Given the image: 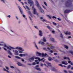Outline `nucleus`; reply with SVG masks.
I'll return each instance as SVG.
<instances>
[{
  "label": "nucleus",
  "mask_w": 73,
  "mask_h": 73,
  "mask_svg": "<svg viewBox=\"0 0 73 73\" xmlns=\"http://www.w3.org/2000/svg\"><path fill=\"white\" fill-rule=\"evenodd\" d=\"M60 36L61 37V38H63V36L62 35V34H60Z\"/></svg>",
  "instance_id": "37998d69"
},
{
  "label": "nucleus",
  "mask_w": 73,
  "mask_h": 73,
  "mask_svg": "<svg viewBox=\"0 0 73 73\" xmlns=\"http://www.w3.org/2000/svg\"><path fill=\"white\" fill-rule=\"evenodd\" d=\"M32 65H36V63H35V62H33L32 63Z\"/></svg>",
  "instance_id": "680f3d73"
},
{
  "label": "nucleus",
  "mask_w": 73,
  "mask_h": 73,
  "mask_svg": "<svg viewBox=\"0 0 73 73\" xmlns=\"http://www.w3.org/2000/svg\"><path fill=\"white\" fill-rule=\"evenodd\" d=\"M69 12H70V10H65L64 12V13H66Z\"/></svg>",
  "instance_id": "dca6fc26"
},
{
  "label": "nucleus",
  "mask_w": 73,
  "mask_h": 73,
  "mask_svg": "<svg viewBox=\"0 0 73 73\" xmlns=\"http://www.w3.org/2000/svg\"><path fill=\"white\" fill-rule=\"evenodd\" d=\"M59 50V51H60V52H63V53H64V54H65V52H64V51H62L61 50Z\"/></svg>",
  "instance_id": "58836bf2"
},
{
  "label": "nucleus",
  "mask_w": 73,
  "mask_h": 73,
  "mask_svg": "<svg viewBox=\"0 0 73 73\" xmlns=\"http://www.w3.org/2000/svg\"><path fill=\"white\" fill-rule=\"evenodd\" d=\"M19 8L20 11L21 13V14H23V11H22L21 9V7H19Z\"/></svg>",
  "instance_id": "f3484780"
},
{
  "label": "nucleus",
  "mask_w": 73,
  "mask_h": 73,
  "mask_svg": "<svg viewBox=\"0 0 73 73\" xmlns=\"http://www.w3.org/2000/svg\"><path fill=\"white\" fill-rule=\"evenodd\" d=\"M44 58H43L41 59H40V58L38 57H36L35 58L36 60H37V59H38V60H39V61H41L42 60H44Z\"/></svg>",
  "instance_id": "9d476101"
},
{
  "label": "nucleus",
  "mask_w": 73,
  "mask_h": 73,
  "mask_svg": "<svg viewBox=\"0 0 73 73\" xmlns=\"http://www.w3.org/2000/svg\"><path fill=\"white\" fill-rule=\"evenodd\" d=\"M48 46H50V48L51 49H54V46H50V44H47Z\"/></svg>",
  "instance_id": "2eb2a0df"
},
{
  "label": "nucleus",
  "mask_w": 73,
  "mask_h": 73,
  "mask_svg": "<svg viewBox=\"0 0 73 73\" xmlns=\"http://www.w3.org/2000/svg\"><path fill=\"white\" fill-rule=\"evenodd\" d=\"M43 41L44 42H46V39H45V37L43 38Z\"/></svg>",
  "instance_id": "c9c22d12"
},
{
  "label": "nucleus",
  "mask_w": 73,
  "mask_h": 73,
  "mask_svg": "<svg viewBox=\"0 0 73 73\" xmlns=\"http://www.w3.org/2000/svg\"><path fill=\"white\" fill-rule=\"evenodd\" d=\"M40 19L41 21H43V22H44V21H46H46H46V20L45 19H44V18H43V17H40Z\"/></svg>",
  "instance_id": "f8f14e48"
},
{
  "label": "nucleus",
  "mask_w": 73,
  "mask_h": 73,
  "mask_svg": "<svg viewBox=\"0 0 73 73\" xmlns=\"http://www.w3.org/2000/svg\"><path fill=\"white\" fill-rule=\"evenodd\" d=\"M68 73H73V72L70 71V70H69L68 71Z\"/></svg>",
  "instance_id": "864d4df0"
},
{
  "label": "nucleus",
  "mask_w": 73,
  "mask_h": 73,
  "mask_svg": "<svg viewBox=\"0 0 73 73\" xmlns=\"http://www.w3.org/2000/svg\"><path fill=\"white\" fill-rule=\"evenodd\" d=\"M26 56V54H23V56Z\"/></svg>",
  "instance_id": "774afa93"
},
{
  "label": "nucleus",
  "mask_w": 73,
  "mask_h": 73,
  "mask_svg": "<svg viewBox=\"0 0 73 73\" xmlns=\"http://www.w3.org/2000/svg\"><path fill=\"white\" fill-rule=\"evenodd\" d=\"M54 55H57V53H54Z\"/></svg>",
  "instance_id": "69168bd1"
},
{
  "label": "nucleus",
  "mask_w": 73,
  "mask_h": 73,
  "mask_svg": "<svg viewBox=\"0 0 73 73\" xmlns=\"http://www.w3.org/2000/svg\"><path fill=\"white\" fill-rule=\"evenodd\" d=\"M48 60L49 61H52V60H53V59L52 58H51V57H49L48 58Z\"/></svg>",
  "instance_id": "473e14b6"
},
{
  "label": "nucleus",
  "mask_w": 73,
  "mask_h": 73,
  "mask_svg": "<svg viewBox=\"0 0 73 73\" xmlns=\"http://www.w3.org/2000/svg\"><path fill=\"white\" fill-rule=\"evenodd\" d=\"M42 57H45L46 56H47V54L46 53H45V54H44V53H42Z\"/></svg>",
  "instance_id": "bb28decb"
},
{
  "label": "nucleus",
  "mask_w": 73,
  "mask_h": 73,
  "mask_svg": "<svg viewBox=\"0 0 73 73\" xmlns=\"http://www.w3.org/2000/svg\"><path fill=\"white\" fill-rule=\"evenodd\" d=\"M46 27H47L48 29H49L50 31H52V30H53V29H52V27H50L49 26H46Z\"/></svg>",
  "instance_id": "9b49d317"
},
{
  "label": "nucleus",
  "mask_w": 73,
  "mask_h": 73,
  "mask_svg": "<svg viewBox=\"0 0 73 73\" xmlns=\"http://www.w3.org/2000/svg\"><path fill=\"white\" fill-rule=\"evenodd\" d=\"M19 56H20V57H23V54H20Z\"/></svg>",
  "instance_id": "49530a36"
},
{
  "label": "nucleus",
  "mask_w": 73,
  "mask_h": 73,
  "mask_svg": "<svg viewBox=\"0 0 73 73\" xmlns=\"http://www.w3.org/2000/svg\"><path fill=\"white\" fill-rule=\"evenodd\" d=\"M57 20H58L59 21H61V19H60V18H57Z\"/></svg>",
  "instance_id": "6e6d98bb"
},
{
  "label": "nucleus",
  "mask_w": 73,
  "mask_h": 73,
  "mask_svg": "<svg viewBox=\"0 0 73 73\" xmlns=\"http://www.w3.org/2000/svg\"><path fill=\"white\" fill-rule=\"evenodd\" d=\"M34 60H35V57L33 56L31 58L29 59V61L30 62H32V61H34Z\"/></svg>",
  "instance_id": "6e6552de"
},
{
  "label": "nucleus",
  "mask_w": 73,
  "mask_h": 73,
  "mask_svg": "<svg viewBox=\"0 0 73 73\" xmlns=\"http://www.w3.org/2000/svg\"><path fill=\"white\" fill-rule=\"evenodd\" d=\"M36 7H37L38 8V9H39V10H40L41 9H42V8H41V7H40V5L39 6H36Z\"/></svg>",
  "instance_id": "cd10ccee"
},
{
  "label": "nucleus",
  "mask_w": 73,
  "mask_h": 73,
  "mask_svg": "<svg viewBox=\"0 0 73 73\" xmlns=\"http://www.w3.org/2000/svg\"><path fill=\"white\" fill-rule=\"evenodd\" d=\"M64 60H70V59H69V58L66 57H64Z\"/></svg>",
  "instance_id": "4be33fe9"
},
{
  "label": "nucleus",
  "mask_w": 73,
  "mask_h": 73,
  "mask_svg": "<svg viewBox=\"0 0 73 73\" xmlns=\"http://www.w3.org/2000/svg\"><path fill=\"white\" fill-rule=\"evenodd\" d=\"M51 69L52 70H54V71H56V70L55 68H52V69Z\"/></svg>",
  "instance_id": "13d9d810"
},
{
  "label": "nucleus",
  "mask_w": 73,
  "mask_h": 73,
  "mask_svg": "<svg viewBox=\"0 0 73 73\" xmlns=\"http://www.w3.org/2000/svg\"><path fill=\"white\" fill-rule=\"evenodd\" d=\"M5 68L7 70H9V68L8 67H7V66H5Z\"/></svg>",
  "instance_id": "09e8293b"
},
{
  "label": "nucleus",
  "mask_w": 73,
  "mask_h": 73,
  "mask_svg": "<svg viewBox=\"0 0 73 73\" xmlns=\"http://www.w3.org/2000/svg\"><path fill=\"white\" fill-rule=\"evenodd\" d=\"M64 47L66 49H68V47L66 45H64Z\"/></svg>",
  "instance_id": "ea45409f"
},
{
  "label": "nucleus",
  "mask_w": 73,
  "mask_h": 73,
  "mask_svg": "<svg viewBox=\"0 0 73 73\" xmlns=\"http://www.w3.org/2000/svg\"><path fill=\"white\" fill-rule=\"evenodd\" d=\"M13 53H15L14 54L16 56L19 55V51L17 50H13Z\"/></svg>",
  "instance_id": "7ed1b4c3"
},
{
  "label": "nucleus",
  "mask_w": 73,
  "mask_h": 73,
  "mask_svg": "<svg viewBox=\"0 0 73 73\" xmlns=\"http://www.w3.org/2000/svg\"><path fill=\"white\" fill-rule=\"evenodd\" d=\"M10 67L11 68H12V69H14V68H15V67H13V66H11Z\"/></svg>",
  "instance_id": "4d7b16f0"
},
{
  "label": "nucleus",
  "mask_w": 73,
  "mask_h": 73,
  "mask_svg": "<svg viewBox=\"0 0 73 73\" xmlns=\"http://www.w3.org/2000/svg\"><path fill=\"white\" fill-rule=\"evenodd\" d=\"M39 35L40 37H41L42 36V31L41 30L39 31Z\"/></svg>",
  "instance_id": "1a4fd4ad"
},
{
  "label": "nucleus",
  "mask_w": 73,
  "mask_h": 73,
  "mask_svg": "<svg viewBox=\"0 0 73 73\" xmlns=\"http://www.w3.org/2000/svg\"><path fill=\"white\" fill-rule=\"evenodd\" d=\"M15 57L16 58H17V59H21V57L19 56H15Z\"/></svg>",
  "instance_id": "c85d7f7f"
},
{
  "label": "nucleus",
  "mask_w": 73,
  "mask_h": 73,
  "mask_svg": "<svg viewBox=\"0 0 73 73\" xmlns=\"http://www.w3.org/2000/svg\"><path fill=\"white\" fill-rule=\"evenodd\" d=\"M50 52V53H53V52H54L53 51V50H50V51H49Z\"/></svg>",
  "instance_id": "603ef678"
},
{
  "label": "nucleus",
  "mask_w": 73,
  "mask_h": 73,
  "mask_svg": "<svg viewBox=\"0 0 73 73\" xmlns=\"http://www.w3.org/2000/svg\"><path fill=\"white\" fill-rule=\"evenodd\" d=\"M7 52L8 53L10 54V55H11V56H12V53H11V51H10L8 50Z\"/></svg>",
  "instance_id": "7c9ffc66"
},
{
  "label": "nucleus",
  "mask_w": 73,
  "mask_h": 73,
  "mask_svg": "<svg viewBox=\"0 0 73 73\" xmlns=\"http://www.w3.org/2000/svg\"><path fill=\"white\" fill-rule=\"evenodd\" d=\"M50 40H51L52 41H53V42H54V39L53 38H50Z\"/></svg>",
  "instance_id": "c756f323"
},
{
  "label": "nucleus",
  "mask_w": 73,
  "mask_h": 73,
  "mask_svg": "<svg viewBox=\"0 0 73 73\" xmlns=\"http://www.w3.org/2000/svg\"><path fill=\"white\" fill-rule=\"evenodd\" d=\"M36 55H37V54H38L39 55V56H41V54L40 53L37 52L36 53Z\"/></svg>",
  "instance_id": "a878e982"
},
{
  "label": "nucleus",
  "mask_w": 73,
  "mask_h": 73,
  "mask_svg": "<svg viewBox=\"0 0 73 73\" xmlns=\"http://www.w3.org/2000/svg\"><path fill=\"white\" fill-rule=\"evenodd\" d=\"M46 64H47L48 66H51V63H49L48 62H46Z\"/></svg>",
  "instance_id": "412c9836"
},
{
  "label": "nucleus",
  "mask_w": 73,
  "mask_h": 73,
  "mask_svg": "<svg viewBox=\"0 0 73 73\" xmlns=\"http://www.w3.org/2000/svg\"><path fill=\"white\" fill-rule=\"evenodd\" d=\"M35 47L37 49H38V47H37V45H36V44H35Z\"/></svg>",
  "instance_id": "de8ad7c7"
},
{
  "label": "nucleus",
  "mask_w": 73,
  "mask_h": 73,
  "mask_svg": "<svg viewBox=\"0 0 73 73\" xmlns=\"http://www.w3.org/2000/svg\"><path fill=\"white\" fill-rule=\"evenodd\" d=\"M56 57H52V58L54 59V61L56 62H59L58 60L57 59L55 58Z\"/></svg>",
  "instance_id": "ddd939ff"
},
{
  "label": "nucleus",
  "mask_w": 73,
  "mask_h": 73,
  "mask_svg": "<svg viewBox=\"0 0 73 73\" xmlns=\"http://www.w3.org/2000/svg\"><path fill=\"white\" fill-rule=\"evenodd\" d=\"M7 49H9V50H12V49L15 50L16 49V47L15 48H14L12 47L8 46V47H7Z\"/></svg>",
  "instance_id": "423d86ee"
},
{
  "label": "nucleus",
  "mask_w": 73,
  "mask_h": 73,
  "mask_svg": "<svg viewBox=\"0 0 73 73\" xmlns=\"http://www.w3.org/2000/svg\"><path fill=\"white\" fill-rule=\"evenodd\" d=\"M17 64L18 66H25L24 64H22L20 63V62H18L17 63Z\"/></svg>",
  "instance_id": "0eeeda50"
},
{
  "label": "nucleus",
  "mask_w": 73,
  "mask_h": 73,
  "mask_svg": "<svg viewBox=\"0 0 73 73\" xmlns=\"http://www.w3.org/2000/svg\"><path fill=\"white\" fill-rule=\"evenodd\" d=\"M28 13L30 14V15L31 16V17H33V16L32 15V14H31V13L30 11H28Z\"/></svg>",
  "instance_id": "2f4dec72"
},
{
  "label": "nucleus",
  "mask_w": 73,
  "mask_h": 73,
  "mask_svg": "<svg viewBox=\"0 0 73 73\" xmlns=\"http://www.w3.org/2000/svg\"><path fill=\"white\" fill-rule=\"evenodd\" d=\"M35 68L36 70H39V71H41V69L40 68Z\"/></svg>",
  "instance_id": "393cba45"
},
{
  "label": "nucleus",
  "mask_w": 73,
  "mask_h": 73,
  "mask_svg": "<svg viewBox=\"0 0 73 73\" xmlns=\"http://www.w3.org/2000/svg\"><path fill=\"white\" fill-rule=\"evenodd\" d=\"M4 47H5L6 48H7V47H8V46H7V45L6 44H4Z\"/></svg>",
  "instance_id": "e433bc0d"
},
{
  "label": "nucleus",
  "mask_w": 73,
  "mask_h": 73,
  "mask_svg": "<svg viewBox=\"0 0 73 73\" xmlns=\"http://www.w3.org/2000/svg\"><path fill=\"white\" fill-rule=\"evenodd\" d=\"M1 1H2V2L3 3H5V0H1Z\"/></svg>",
  "instance_id": "4c0bfd02"
},
{
  "label": "nucleus",
  "mask_w": 73,
  "mask_h": 73,
  "mask_svg": "<svg viewBox=\"0 0 73 73\" xmlns=\"http://www.w3.org/2000/svg\"><path fill=\"white\" fill-rule=\"evenodd\" d=\"M71 67V66L70 65H68V66H67V69H70Z\"/></svg>",
  "instance_id": "72a5a7b5"
},
{
  "label": "nucleus",
  "mask_w": 73,
  "mask_h": 73,
  "mask_svg": "<svg viewBox=\"0 0 73 73\" xmlns=\"http://www.w3.org/2000/svg\"><path fill=\"white\" fill-rule=\"evenodd\" d=\"M38 44H41V45H44L45 43L44 42L40 41L38 42Z\"/></svg>",
  "instance_id": "a211bd4d"
},
{
  "label": "nucleus",
  "mask_w": 73,
  "mask_h": 73,
  "mask_svg": "<svg viewBox=\"0 0 73 73\" xmlns=\"http://www.w3.org/2000/svg\"><path fill=\"white\" fill-rule=\"evenodd\" d=\"M34 28H36V29H38V27H37V26H34Z\"/></svg>",
  "instance_id": "79ce46f5"
},
{
  "label": "nucleus",
  "mask_w": 73,
  "mask_h": 73,
  "mask_svg": "<svg viewBox=\"0 0 73 73\" xmlns=\"http://www.w3.org/2000/svg\"><path fill=\"white\" fill-rule=\"evenodd\" d=\"M8 57L9 58H11V56H10L9 55H8Z\"/></svg>",
  "instance_id": "338daca9"
},
{
  "label": "nucleus",
  "mask_w": 73,
  "mask_h": 73,
  "mask_svg": "<svg viewBox=\"0 0 73 73\" xmlns=\"http://www.w3.org/2000/svg\"><path fill=\"white\" fill-rule=\"evenodd\" d=\"M52 23L54 25H57V24L54 22H53Z\"/></svg>",
  "instance_id": "5fc2aeb1"
},
{
  "label": "nucleus",
  "mask_w": 73,
  "mask_h": 73,
  "mask_svg": "<svg viewBox=\"0 0 73 73\" xmlns=\"http://www.w3.org/2000/svg\"><path fill=\"white\" fill-rule=\"evenodd\" d=\"M42 7L43 8H44V9H46V7L42 5Z\"/></svg>",
  "instance_id": "bf43d9fd"
},
{
  "label": "nucleus",
  "mask_w": 73,
  "mask_h": 73,
  "mask_svg": "<svg viewBox=\"0 0 73 73\" xmlns=\"http://www.w3.org/2000/svg\"><path fill=\"white\" fill-rule=\"evenodd\" d=\"M64 73H68V72L67 71H66V70H64Z\"/></svg>",
  "instance_id": "a18cd8bd"
},
{
  "label": "nucleus",
  "mask_w": 73,
  "mask_h": 73,
  "mask_svg": "<svg viewBox=\"0 0 73 73\" xmlns=\"http://www.w3.org/2000/svg\"><path fill=\"white\" fill-rule=\"evenodd\" d=\"M46 16H47V17H48V18H49V19H52L51 17H50V16L49 15H46Z\"/></svg>",
  "instance_id": "f704fd0d"
},
{
  "label": "nucleus",
  "mask_w": 73,
  "mask_h": 73,
  "mask_svg": "<svg viewBox=\"0 0 73 73\" xmlns=\"http://www.w3.org/2000/svg\"><path fill=\"white\" fill-rule=\"evenodd\" d=\"M68 63H69V64H70V63H71V61L70 60H68Z\"/></svg>",
  "instance_id": "052dcab7"
},
{
  "label": "nucleus",
  "mask_w": 73,
  "mask_h": 73,
  "mask_svg": "<svg viewBox=\"0 0 73 73\" xmlns=\"http://www.w3.org/2000/svg\"><path fill=\"white\" fill-rule=\"evenodd\" d=\"M23 17H25V15L24 14H23Z\"/></svg>",
  "instance_id": "0e129e2a"
},
{
  "label": "nucleus",
  "mask_w": 73,
  "mask_h": 73,
  "mask_svg": "<svg viewBox=\"0 0 73 73\" xmlns=\"http://www.w3.org/2000/svg\"><path fill=\"white\" fill-rule=\"evenodd\" d=\"M15 49H19V50H19V53H23V52L24 51V50L23 49V48L21 47H19L18 46H17L16 47Z\"/></svg>",
  "instance_id": "f257e3e1"
},
{
  "label": "nucleus",
  "mask_w": 73,
  "mask_h": 73,
  "mask_svg": "<svg viewBox=\"0 0 73 73\" xmlns=\"http://www.w3.org/2000/svg\"><path fill=\"white\" fill-rule=\"evenodd\" d=\"M62 64H64V65H68V63L66 62V61H63L62 62Z\"/></svg>",
  "instance_id": "39448f33"
},
{
  "label": "nucleus",
  "mask_w": 73,
  "mask_h": 73,
  "mask_svg": "<svg viewBox=\"0 0 73 73\" xmlns=\"http://www.w3.org/2000/svg\"><path fill=\"white\" fill-rule=\"evenodd\" d=\"M52 17V19H57V18L56 17L54 16H53Z\"/></svg>",
  "instance_id": "8fccbe9b"
},
{
  "label": "nucleus",
  "mask_w": 73,
  "mask_h": 73,
  "mask_svg": "<svg viewBox=\"0 0 73 73\" xmlns=\"http://www.w3.org/2000/svg\"><path fill=\"white\" fill-rule=\"evenodd\" d=\"M28 3L30 4V6L31 7L32 5H33V1H32V0H28Z\"/></svg>",
  "instance_id": "20e7f679"
},
{
  "label": "nucleus",
  "mask_w": 73,
  "mask_h": 73,
  "mask_svg": "<svg viewBox=\"0 0 73 73\" xmlns=\"http://www.w3.org/2000/svg\"><path fill=\"white\" fill-rule=\"evenodd\" d=\"M71 34V33L68 31H67L65 33V34L66 35H70Z\"/></svg>",
  "instance_id": "aec40b11"
},
{
  "label": "nucleus",
  "mask_w": 73,
  "mask_h": 73,
  "mask_svg": "<svg viewBox=\"0 0 73 73\" xmlns=\"http://www.w3.org/2000/svg\"><path fill=\"white\" fill-rule=\"evenodd\" d=\"M26 7L28 9V10H30L29 8V7H28V6H26Z\"/></svg>",
  "instance_id": "c03bdc74"
},
{
  "label": "nucleus",
  "mask_w": 73,
  "mask_h": 73,
  "mask_svg": "<svg viewBox=\"0 0 73 73\" xmlns=\"http://www.w3.org/2000/svg\"><path fill=\"white\" fill-rule=\"evenodd\" d=\"M3 70H4L5 71H6L7 72V73H10L9 71L6 70V69H5V68H3Z\"/></svg>",
  "instance_id": "5701e85b"
},
{
  "label": "nucleus",
  "mask_w": 73,
  "mask_h": 73,
  "mask_svg": "<svg viewBox=\"0 0 73 73\" xmlns=\"http://www.w3.org/2000/svg\"><path fill=\"white\" fill-rule=\"evenodd\" d=\"M44 3L45 5L46 6V7H48V5H47V4L45 2H44Z\"/></svg>",
  "instance_id": "a19ab883"
},
{
  "label": "nucleus",
  "mask_w": 73,
  "mask_h": 73,
  "mask_svg": "<svg viewBox=\"0 0 73 73\" xmlns=\"http://www.w3.org/2000/svg\"><path fill=\"white\" fill-rule=\"evenodd\" d=\"M59 66H61V67H63V66H62V65L61 64H58Z\"/></svg>",
  "instance_id": "3c124183"
},
{
  "label": "nucleus",
  "mask_w": 73,
  "mask_h": 73,
  "mask_svg": "<svg viewBox=\"0 0 73 73\" xmlns=\"http://www.w3.org/2000/svg\"><path fill=\"white\" fill-rule=\"evenodd\" d=\"M52 33H55V31H52Z\"/></svg>",
  "instance_id": "e2e57ef3"
},
{
  "label": "nucleus",
  "mask_w": 73,
  "mask_h": 73,
  "mask_svg": "<svg viewBox=\"0 0 73 73\" xmlns=\"http://www.w3.org/2000/svg\"><path fill=\"white\" fill-rule=\"evenodd\" d=\"M33 13L34 15H36V16H38L39 14L37 12V10L35 8H33Z\"/></svg>",
  "instance_id": "f03ea898"
},
{
  "label": "nucleus",
  "mask_w": 73,
  "mask_h": 73,
  "mask_svg": "<svg viewBox=\"0 0 73 73\" xmlns=\"http://www.w3.org/2000/svg\"><path fill=\"white\" fill-rule=\"evenodd\" d=\"M70 3V0H68L67 2L66 5L67 7H69V5H68V3Z\"/></svg>",
  "instance_id": "6ab92c4d"
},
{
  "label": "nucleus",
  "mask_w": 73,
  "mask_h": 73,
  "mask_svg": "<svg viewBox=\"0 0 73 73\" xmlns=\"http://www.w3.org/2000/svg\"><path fill=\"white\" fill-rule=\"evenodd\" d=\"M41 12L42 13H43L44 14L45 13V12H44V11L42 9H41L40 10Z\"/></svg>",
  "instance_id": "b1692460"
},
{
  "label": "nucleus",
  "mask_w": 73,
  "mask_h": 73,
  "mask_svg": "<svg viewBox=\"0 0 73 73\" xmlns=\"http://www.w3.org/2000/svg\"><path fill=\"white\" fill-rule=\"evenodd\" d=\"M35 2L36 4V6L37 7L40 5V4H39V3L38 2V1H35Z\"/></svg>",
  "instance_id": "4468645a"
}]
</instances>
